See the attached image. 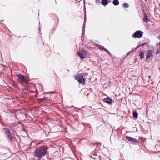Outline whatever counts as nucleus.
<instances>
[{
  "label": "nucleus",
  "instance_id": "30",
  "mask_svg": "<svg viewBox=\"0 0 160 160\" xmlns=\"http://www.w3.org/2000/svg\"><path fill=\"white\" fill-rule=\"evenodd\" d=\"M54 92H50L49 93H53Z\"/></svg>",
  "mask_w": 160,
  "mask_h": 160
},
{
  "label": "nucleus",
  "instance_id": "17",
  "mask_svg": "<svg viewBox=\"0 0 160 160\" xmlns=\"http://www.w3.org/2000/svg\"><path fill=\"white\" fill-rule=\"evenodd\" d=\"M141 44H139V45H138L137 47L135 48V49H137L139 48H140L141 47Z\"/></svg>",
  "mask_w": 160,
  "mask_h": 160
},
{
  "label": "nucleus",
  "instance_id": "2",
  "mask_svg": "<svg viewBox=\"0 0 160 160\" xmlns=\"http://www.w3.org/2000/svg\"><path fill=\"white\" fill-rule=\"evenodd\" d=\"M3 129L5 130L7 136V138L10 141H11L13 138H15L14 135L12 134L10 131L8 129L5 128H4Z\"/></svg>",
  "mask_w": 160,
  "mask_h": 160
},
{
  "label": "nucleus",
  "instance_id": "31",
  "mask_svg": "<svg viewBox=\"0 0 160 160\" xmlns=\"http://www.w3.org/2000/svg\"><path fill=\"white\" fill-rule=\"evenodd\" d=\"M94 155H95V156H96V157L97 156V154H94Z\"/></svg>",
  "mask_w": 160,
  "mask_h": 160
},
{
  "label": "nucleus",
  "instance_id": "4",
  "mask_svg": "<svg viewBox=\"0 0 160 160\" xmlns=\"http://www.w3.org/2000/svg\"><path fill=\"white\" fill-rule=\"evenodd\" d=\"M143 33L140 30H138L136 31L132 35V37L134 38H141L143 36Z\"/></svg>",
  "mask_w": 160,
  "mask_h": 160
},
{
  "label": "nucleus",
  "instance_id": "33",
  "mask_svg": "<svg viewBox=\"0 0 160 160\" xmlns=\"http://www.w3.org/2000/svg\"><path fill=\"white\" fill-rule=\"evenodd\" d=\"M101 158V156L100 155H99L98 156V158Z\"/></svg>",
  "mask_w": 160,
  "mask_h": 160
},
{
  "label": "nucleus",
  "instance_id": "15",
  "mask_svg": "<svg viewBox=\"0 0 160 160\" xmlns=\"http://www.w3.org/2000/svg\"><path fill=\"white\" fill-rule=\"evenodd\" d=\"M123 6L125 8H127L129 7V5L128 3H124L123 4Z\"/></svg>",
  "mask_w": 160,
  "mask_h": 160
},
{
  "label": "nucleus",
  "instance_id": "14",
  "mask_svg": "<svg viewBox=\"0 0 160 160\" xmlns=\"http://www.w3.org/2000/svg\"><path fill=\"white\" fill-rule=\"evenodd\" d=\"M138 113L136 111H133V116L134 118H138Z\"/></svg>",
  "mask_w": 160,
  "mask_h": 160
},
{
  "label": "nucleus",
  "instance_id": "1",
  "mask_svg": "<svg viewBox=\"0 0 160 160\" xmlns=\"http://www.w3.org/2000/svg\"><path fill=\"white\" fill-rule=\"evenodd\" d=\"M48 147L42 146L36 148L34 152V156L39 158H41L46 154Z\"/></svg>",
  "mask_w": 160,
  "mask_h": 160
},
{
  "label": "nucleus",
  "instance_id": "6",
  "mask_svg": "<svg viewBox=\"0 0 160 160\" xmlns=\"http://www.w3.org/2000/svg\"><path fill=\"white\" fill-rule=\"evenodd\" d=\"M126 138L128 141L130 142H132L134 143H137L138 142V140H137L131 137L126 136Z\"/></svg>",
  "mask_w": 160,
  "mask_h": 160
},
{
  "label": "nucleus",
  "instance_id": "11",
  "mask_svg": "<svg viewBox=\"0 0 160 160\" xmlns=\"http://www.w3.org/2000/svg\"><path fill=\"white\" fill-rule=\"evenodd\" d=\"M143 19V22H147L149 21V19L148 18V17L146 14H145L144 15Z\"/></svg>",
  "mask_w": 160,
  "mask_h": 160
},
{
  "label": "nucleus",
  "instance_id": "10",
  "mask_svg": "<svg viewBox=\"0 0 160 160\" xmlns=\"http://www.w3.org/2000/svg\"><path fill=\"white\" fill-rule=\"evenodd\" d=\"M144 56V53L142 51H141L139 53V56L140 59H142L143 58Z\"/></svg>",
  "mask_w": 160,
  "mask_h": 160
},
{
  "label": "nucleus",
  "instance_id": "34",
  "mask_svg": "<svg viewBox=\"0 0 160 160\" xmlns=\"http://www.w3.org/2000/svg\"><path fill=\"white\" fill-rule=\"evenodd\" d=\"M39 31H40V28H39Z\"/></svg>",
  "mask_w": 160,
  "mask_h": 160
},
{
  "label": "nucleus",
  "instance_id": "13",
  "mask_svg": "<svg viewBox=\"0 0 160 160\" xmlns=\"http://www.w3.org/2000/svg\"><path fill=\"white\" fill-rule=\"evenodd\" d=\"M112 3L115 6H117L119 4V2L118 0H113L112 2Z\"/></svg>",
  "mask_w": 160,
  "mask_h": 160
},
{
  "label": "nucleus",
  "instance_id": "32",
  "mask_svg": "<svg viewBox=\"0 0 160 160\" xmlns=\"http://www.w3.org/2000/svg\"><path fill=\"white\" fill-rule=\"evenodd\" d=\"M108 2H111V1L110 0H108Z\"/></svg>",
  "mask_w": 160,
  "mask_h": 160
},
{
  "label": "nucleus",
  "instance_id": "16",
  "mask_svg": "<svg viewBox=\"0 0 160 160\" xmlns=\"http://www.w3.org/2000/svg\"><path fill=\"white\" fill-rule=\"evenodd\" d=\"M91 157L94 159H97L96 156H95L94 153L92 156H91Z\"/></svg>",
  "mask_w": 160,
  "mask_h": 160
},
{
  "label": "nucleus",
  "instance_id": "36",
  "mask_svg": "<svg viewBox=\"0 0 160 160\" xmlns=\"http://www.w3.org/2000/svg\"><path fill=\"white\" fill-rule=\"evenodd\" d=\"M98 143L101 144L100 142H98Z\"/></svg>",
  "mask_w": 160,
  "mask_h": 160
},
{
  "label": "nucleus",
  "instance_id": "21",
  "mask_svg": "<svg viewBox=\"0 0 160 160\" xmlns=\"http://www.w3.org/2000/svg\"><path fill=\"white\" fill-rule=\"evenodd\" d=\"M87 51L85 50H83L82 51V52H83V53H86L87 52Z\"/></svg>",
  "mask_w": 160,
  "mask_h": 160
},
{
  "label": "nucleus",
  "instance_id": "28",
  "mask_svg": "<svg viewBox=\"0 0 160 160\" xmlns=\"http://www.w3.org/2000/svg\"><path fill=\"white\" fill-rule=\"evenodd\" d=\"M141 44V46H143L144 45H146V43H144L143 44Z\"/></svg>",
  "mask_w": 160,
  "mask_h": 160
},
{
  "label": "nucleus",
  "instance_id": "39",
  "mask_svg": "<svg viewBox=\"0 0 160 160\" xmlns=\"http://www.w3.org/2000/svg\"><path fill=\"white\" fill-rule=\"evenodd\" d=\"M88 74V73H87V74H86V75H87Z\"/></svg>",
  "mask_w": 160,
  "mask_h": 160
},
{
  "label": "nucleus",
  "instance_id": "22",
  "mask_svg": "<svg viewBox=\"0 0 160 160\" xmlns=\"http://www.w3.org/2000/svg\"><path fill=\"white\" fill-rule=\"evenodd\" d=\"M100 0H97L96 1V2L97 3H100Z\"/></svg>",
  "mask_w": 160,
  "mask_h": 160
},
{
  "label": "nucleus",
  "instance_id": "19",
  "mask_svg": "<svg viewBox=\"0 0 160 160\" xmlns=\"http://www.w3.org/2000/svg\"><path fill=\"white\" fill-rule=\"evenodd\" d=\"M102 50H104L106 52H107L108 51V50L107 49H106V48H103L102 49Z\"/></svg>",
  "mask_w": 160,
  "mask_h": 160
},
{
  "label": "nucleus",
  "instance_id": "8",
  "mask_svg": "<svg viewBox=\"0 0 160 160\" xmlns=\"http://www.w3.org/2000/svg\"><path fill=\"white\" fill-rule=\"evenodd\" d=\"M112 99L110 97L105 98L103 100V101L104 102L109 105L112 103Z\"/></svg>",
  "mask_w": 160,
  "mask_h": 160
},
{
  "label": "nucleus",
  "instance_id": "9",
  "mask_svg": "<svg viewBox=\"0 0 160 160\" xmlns=\"http://www.w3.org/2000/svg\"><path fill=\"white\" fill-rule=\"evenodd\" d=\"M77 55L80 57L81 60H82L84 57L83 52H81V51L78 52L77 53Z\"/></svg>",
  "mask_w": 160,
  "mask_h": 160
},
{
  "label": "nucleus",
  "instance_id": "29",
  "mask_svg": "<svg viewBox=\"0 0 160 160\" xmlns=\"http://www.w3.org/2000/svg\"><path fill=\"white\" fill-rule=\"evenodd\" d=\"M132 51H130V52H129L128 53V55L130 53V52H131Z\"/></svg>",
  "mask_w": 160,
  "mask_h": 160
},
{
  "label": "nucleus",
  "instance_id": "12",
  "mask_svg": "<svg viewBox=\"0 0 160 160\" xmlns=\"http://www.w3.org/2000/svg\"><path fill=\"white\" fill-rule=\"evenodd\" d=\"M102 4L104 6H106L108 4V0H102Z\"/></svg>",
  "mask_w": 160,
  "mask_h": 160
},
{
  "label": "nucleus",
  "instance_id": "18",
  "mask_svg": "<svg viewBox=\"0 0 160 160\" xmlns=\"http://www.w3.org/2000/svg\"><path fill=\"white\" fill-rule=\"evenodd\" d=\"M141 44H139V45H138L137 47L135 48V49H137L139 48H140L141 47Z\"/></svg>",
  "mask_w": 160,
  "mask_h": 160
},
{
  "label": "nucleus",
  "instance_id": "26",
  "mask_svg": "<svg viewBox=\"0 0 160 160\" xmlns=\"http://www.w3.org/2000/svg\"><path fill=\"white\" fill-rule=\"evenodd\" d=\"M85 25L84 24H83V30H85Z\"/></svg>",
  "mask_w": 160,
  "mask_h": 160
},
{
  "label": "nucleus",
  "instance_id": "38",
  "mask_svg": "<svg viewBox=\"0 0 160 160\" xmlns=\"http://www.w3.org/2000/svg\"><path fill=\"white\" fill-rule=\"evenodd\" d=\"M84 139V138L82 139L81 140H83V139Z\"/></svg>",
  "mask_w": 160,
  "mask_h": 160
},
{
  "label": "nucleus",
  "instance_id": "23",
  "mask_svg": "<svg viewBox=\"0 0 160 160\" xmlns=\"http://www.w3.org/2000/svg\"><path fill=\"white\" fill-rule=\"evenodd\" d=\"M86 17H85V18H84V24L85 25V23H86Z\"/></svg>",
  "mask_w": 160,
  "mask_h": 160
},
{
  "label": "nucleus",
  "instance_id": "24",
  "mask_svg": "<svg viewBox=\"0 0 160 160\" xmlns=\"http://www.w3.org/2000/svg\"><path fill=\"white\" fill-rule=\"evenodd\" d=\"M107 52H108V54H109V55L110 56H111V52L109 51H108Z\"/></svg>",
  "mask_w": 160,
  "mask_h": 160
},
{
  "label": "nucleus",
  "instance_id": "27",
  "mask_svg": "<svg viewBox=\"0 0 160 160\" xmlns=\"http://www.w3.org/2000/svg\"><path fill=\"white\" fill-rule=\"evenodd\" d=\"M84 32H85V30H83V29H82V33L84 34Z\"/></svg>",
  "mask_w": 160,
  "mask_h": 160
},
{
  "label": "nucleus",
  "instance_id": "40",
  "mask_svg": "<svg viewBox=\"0 0 160 160\" xmlns=\"http://www.w3.org/2000/svg\"><path fill=\"white\" fill-rule=\"evenodd\" d=\"M88 74V73H87V74H86V75H87Z\"/></svg>",
  "mask_w": 160,
  "mask_h": 160
},
{
  "label": "nucleus",
  "instance_id": "5",
  "mask_svg": "<svg viewBox=\"0 0 160 160\" xmlns=\"http://www.w3.org/2000/svg\"><path fill=\"white\" fill-rule=\"evenodd\" d=\"M16 76L18 77L19 79L18 81L21 84H22L25 82H27V79L23 75L21 74H18Z\"/></svg>",
  "mask_w": 160,
  "mask_h": 160
},
{
  "label": "nucleus",
  "instance_id": "20",
  "mask_svg": "<svg viewBox=\"0 0 160 160\" xmlns=\"http://www.w3.org/2000/svg\"><path fill=\"white\" fill-rule=\"evenodd\" d=\"M156 54H158L160 53L159 50H156Z\"/></svg>",
  "mask_w": 160,
  "mask_h": 160
},
{
  "label": "nucleus",
  "instance_id": "7",
  "mask_svg": "<svg viewBox=\"0 0 160 160\" xmlns=\"http://www.w3.org/2000/svg\"><path fill=\"white\" fill-rule=\"evenodd\" d=\"M152 53V51L151 50H148L147 52L146 59V61H149L150 59V57Z\"/></svg>",
  "mask_w": 160,
  "mask_h": 160
},
{
  "label": "nucleus",
  "instance_id": "3",
  "mask_svg": "<svg viewBox=\"0 0 160 160\" xmlns=\"http://www.w3.org/2000/svg\"><path fill=\"white\" fill-rule=\"evenodd\" d=\"M75 79L77 80L78 82H80L82 84H83L85 83V79L84 78L83 76L81 74L76 75L75 76Z\"/></svg>",
  "mask_w": 160,
  "mask_h": 160
},
{
  "label": "nucleus",
  "instance_id": "25",
  "mask_svg": "<svg viewBox=\"0 0 160 160\" xmlns=\"http://www.w3.org/2000/svg\"><path fill=\"white\" fill-rule=\"evenodd\" d=\"M6 151L5 152V153H3V154H6V153L8 152V150L7 149V150H6Z\"/></svg>",
  "mask_w": 160,
  "mask_h": 160
},
{
  "label": "nucleus",
  "instance_id": "37",
  "mask_svg": "<svg viewBox=\"0 0 160 160\" xmlns=\"http://www.w3.org/2000/svg\"><path fill=\"white\" fill-rule=\"evenodd\" d=\"M71 107H74L73 106H72Z\"/></svg>",
  "mask_w": 160,
  "mask_h": 160
},
{
  "label": "nucleus",
  "instance_id": "35",
  "mask_svg": "<svg viewBox=\"0 0 160 160\" xmlns=\"http://www.w3.org/2000/svg\"><path fill=\"white\" fill-rule=\"evenodd\" d=\"M159 38L160 39V35L159 36Z\"/></svg>",
  "mask_w": 160,
  "mask_h": 160
}]
</instances>
